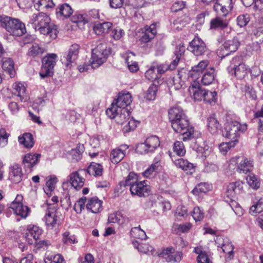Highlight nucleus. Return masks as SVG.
<instances>
[{
  "instance_id": "f257e3e1",
  "label": "nucleus",
  "mask_w": 263,
  "mask_h": 263,
  "mask_svg": "<svg viewBox=\"0 0 263 263\" xmlns=\"http://www.w3.org/2000/svg\"><path fill=\"white\" fill-rule=\"evenodd\" d=\"M168 118L173 129L175 132L182 134L184 141L194 138V128L190 125L187 117L181 108H171L168 110Z\"/></svg>"
},
{
  "instance_id": "f03ea898",
  "label": "nucleus",
  "mask_w": 263,
  "mask_h": 263,
  "mask_svg": "<svg viewBox=\"0 0 263 263\" xmlns=\"http://www.w3.org/2000/svg\"><path fill=\"white\" fill-rule=\"evenodd\" d=\"M121 185L124 186H129L131 194L139 197L147 196L150 192V186L145 181H138L136 174L133 172L128 174L125 180L121 182Z\"/></svg>"
},
{
  "instance_id": "7ed1b4c3",
  "label": "nucleus",
  "mask_w": 263,
  "mask_h": 263,
  "mask_svg": "<svg viewBox=\"0 0 263 263\" xmlns=\"http://www.w3.org/2000/svg\"><path fill=\"white\" fill-rule=\"evenodd\" d=\"M2 26L13 36H22L26 32L25 25L18 20L9 16H0Z\"/></svg>"
},
{
  "instance_id": "20e7f679",
  "label": "nucleus",
  "mask_w": 263,
  "mask_h": 263,
  "mask_svg": "<svg viewBox=\"0 0 263 263\" xmlns=\"http://www.w3.org/2000/svg\"><path fill=\"white\" fill-rule=\"evenodd\" d=\"M110 48H107L105 43H100L92 50L90 64L92 68H96L103 64L110 54Z\"/></svg>"
},
{
  "instance_id": "39448f33",
  "label": "nucleus",
  "mask_w": 263,
  "mask_h": 263,
  "mask_svg": "<svg viewBox=\"0 0 263 263\" xmlns=\"http://www.w3.org/2000/svg\"><path fill=\"white\" fill-rule=\"evenodd\" d=\"M39 21L40 23L35 30L39 31L41 34L49 36L52 40L55 39L57 37L58 28L56 25L50 23L49 16L44 13Z\"/></svg>"
},
{
  "instance_id": "423d86ee",
  "label": "nucleus",
  "mask_w": 263,
  "mask_h": 263,
  "mask_svg": "<svg viewBox=\"0 0 263 263\" xmlns=\"http://www.w3.org/2000/svg\"><path fill=\"white\" fill-rule=\"evenodd\" d=\"M39 21L40 23L35 30L39 31L41 34L49 36L52 40L55 39L57 37L58 28L56 25L50 23L49 16L44 13Z\"/></svg>"
},
{
  "instance_id": "0eeeda50",
  "label": "nucleus",
  "mask_w": 263,
  "mask_h": 263,
  "mask_svg": "<svg viewBox=\"0 0 263 263\" xmlns=\"http://www.w3.org/2000/svg\"><path fill=\"white\" fill-rule=\"evenodd\" d=\"M247 129V125H241L236 121H232L227 123L223 132L224 135L231 141L238 142L240 133Z\"/></svg>"
},
{
  "instance_id": "6e6552de",
  "label": "nucleus",
  "mask_w": 263,
  "mask_h": 263,
  "mask_svg": "<svg viewBox=\"0 0 263 263\" xmlns=\"http://www.w3.org/2000/svg\"><path fill=\"white\" fill-rule=\"evenodd\" d=\"M159 145V138L156 136H152L147 138L144 143L138 144L136 151L140 154H146L154 152Z\"/></svg>"
},
{
  "instance_id": "1a4fd4ad",
  "label": "nucleus",
  "mask_w": 263,
  "mask_h": 263,
  "mask_svg": "<svg viewBox=\"0 0 263 263\" xmlns=\"http://www.w3.org/2000/svg\"><path fill=\"white\" fill-rule=\"evenodd\" d=\"M241 60L242 59L240 57L234 58L228 68L229 73L234 74L236 78L239 79L243 78L248 71V68L246 65L241 63Z\"/></svg>"
},
{
  "instance_id": "9d476101",
  "label": "nucleus",
  "mask_w": 263,
  "mask_h": 263,
  "mask_svg": "<svg viewBox=\"0 0 263 263\" xmlns=\"http://www.w3.org/2000/svg\"><path fill=\"white\" fill-rule=\"evenodd\" d=\"M57 55L55 54H49L42 60V66L40 71L42 78L51 77L53 74V68L57 62Z\"/></svg>"
},
{
  "instance_id": "9b49d317",
  "label": "nucleus",
  "mask_w": 263,
  "mask_h": 263,
  "mask_svg": "<svg viewBox=\"0 0 263 263\" xmlns=\"http://www.w3.org/2000/svg\"><path fill=\"white\" fill-rule=\"evenodd\" d=\"M184 51L185 47L183 45L180 44L179 46L177 47L175 52L176 58L170 65L162 64L155 66L156 70L159 78L161 77L162 74L165 73L167 70H172L176 67L180 59L181 55L184 52Z\"/></svg>"
},
{
  "instance_id": "f8f14e48",
  "label": "nucleus",
  "mask_w": 263,
  "mask_h": 263,
  "mask_svg": "<svg viewBox=\"0 0 263 263\" xmlns=\"http://www.w3.org/2000/svg\"><path fill=\"white\" fill-rule=\"evenodd\" d=\"M106 114L110 118H115L116 122L121 125L128 121L130 115L127 109H117V106L114 105L106 109Z\"/></svg>"
},
{
  "instance_id": "ddd939ff",
  "label": "nucleus",
  "mask_w": 263,
  "mask_h": 263,
  "mask_svg": "<svg viewBox=\"0 0 263 263\" xmlns=\"http://www.w3.org/2000/svg\"><path fill=\"white\" fill-rule=\"evenodd\" d=\"M23 199L21 195H17L11 203L10 208L16 215L20 216L22 218H26L28 216L30 210L27 206L23 204Z\"/></svg>"
},
{
  "instance_id": "4468645a",
  "label": "nucleus",
  "mask_w": 263,
  "mask_h": 263,
  "mask_svg": "<svg viewBox=\"0 0 263 263\" xmlns=\"http://www.w3.org/2000/svg\"><path fill=\"white\" fill-rule=\"evenodd\" d=\"M43 230L39 226L34 224L27 226L24 237L30 245L35 244L40 238Z\"/></svg>"
},
{
  "instance_id": "2eb2a0df",
  "label": "nucleus",
  "mask_w": 263,
  "mask_h": 263,
  "mask_svg": "<svg viewBox=\"0 0 263 263\" xmlns=\"http://www.w3.org/2000/svg\"><path fill=\"white\" fill-rule=\"evenodd\" d=\"M188 50L195 55L199 56L203 54L206 50L204 42L198 37H195L190 42Z\"/></svg>"
},
{
  "instance_id": "dca6fc26",
  "label": "nucleus",
  "mask_w": 263,
  "mask_h": 263,
  "mask_svg": "<svg viewBox=\"0 0 263 263\" xmlns=\"http://www.w3.org/2000/svg\"><path fill=\"white\" fill-rule=\"evenodd\" d=\"M188 90L191 98L194 100L200 101L203 100L205 89L201 87L198 81L193 80Z\"/></svg>"
},
{
  "instance_id": "f3484780",
  "label": "nucleus",
  "mask_w": 263,
  "mask_h": 263,
  "mask_svg": "<svg viewBox=\"0 0 263 263\" xmlns=\"http://www.w3.org/2000/svg\"><path fill=\"white\" fill-rule=\"evenodd\" d=\"M161 255L167 262H179L183 257L181 252H175L173 247H167L163 249Z\"/></svg>"
},
{
  "instance_id": "a211bd4d",
  "label": "nucleus",
  "mask_w": 263,
  "mask_h": 263,
  "mask_svg": "<svg viewBox=\"0 0 263 263\" xmlns=\"http://www.w3.org/2000/svg\"><path fill=\"white\" fill-rule=\"evenodd\" d=\"M80 47L78 44H73L69 48L67 53L61 59L62 63L68 67L78 58Z\"/></svg>"
},
{
  "instance_id": "6ab92c4d",
  "label": "nucleus",
  "mask_w": 263,
  "mask_h": 263,
  "mask_svg": "<svg viewBox=\"0 0 263 263\" xmlns=\"http://www.w3.org/2000/svg\"><path fill=\"white\" fill-rule=\"evenodd\" d=\"M59 212L57 211V206L54 204L48 208L44 217L45 223L48 227L51 229L54 227L58 221Z\"/></svg>"
},
{
  "instance_id": "aec40b11",
  "label": "nucleus",
  "mask_w": 263,
  "mask_h": 263,
  "mask_svg": "<svg viewBox=\"0 0 263 263\" xmlns=\"http://www.w3.org/2000/svg\"><path fill=\"white\" fill-rule=\"evenodd\" d=\"M132 102V97L129 92L119 93L116 99L112 103L111 106H117V109H127L126 107Z\"/></svg>"
},
{
  "instance_id": "412c9836",
  "label": "nucleus",
  "mask_w": 263,
  "mask_h": 263,
  "mask_svg": "<svg viewBox=\"0 0 263 263\" xmlns=\"http://www.w3.org/2000/svg\"><path fill=\"white\" fill-rule=\"evenodd\" d=\"M84 173H86V171L81 170L73 172L69 175L70 183L77 190L81 189L84 186L85 179L82 176Z\"/></svg>"
},
{
  "instance_id": "4be33fe9",
  "label": "nucleus",
  "mask_w": 263,
  "mask_h": 263,
  "mask_svg": "<svg viewBox=\"0 0 263 263\" xmlns=\"http://www.w3.org/2000/svg\"><path fill=\"white\" fill-rule=\"evenodd\" d=\"M243 183L241 181H237L233 182L228 185L226 194L228 197L234 198L236 196L239 195L243 192Z\"/></svg>"
},
{
  "instance_id": "5701e85b",
  "label": "nucleus",
  "mask_w": 263,
  "mask_h": 263,
  "mask_svg": "<svg viewBox=\"0 0 263 263\" xmlns=\"http://www.w3.org/2000/svg\"><path fill=\"white\" fill-rule=\"evenodd\" d=\"M40 154H27L23 159V164L26 171L31 172L32 168L39 162Z\"/></svg>"
},
{
  "instance_id": "b1692460",
  "label": "nucleus",
  "mask_w": 263,
  "mask_h": 263,
  "mask_svg": "<svg viewBox=\"0 0 263 263\" xmlns=\"http://www.w3.org/2000/svg\"><path fill=\"white\" fill-rule=\"evenodd\" d=\"M22 168L18 164H13L9 168V179L15 183H18L22 180Z\"/></svg>"
},
{
  "instance_id": "393cba45",
  "label": "nucleus",
  "mask_w": 263,
  "mask_h": 263,
  "mask_svg": "<svg viewBox=\"0 0 263 263\" xmlns=\"http://www.w3.org/2000/svg\"><path fill=\"white\" fill-rule=\"evenodd\" d=\"M209 62L208 60H202L197 65L192 67V69L189 72V76L193 79V80H196L199 78V76L202 73L203 70L208 66Z\"/></svg>"
},
{
  "instance_id": "a878e982",
  "label": "nucleus",
  "mask_w": 263,
  "mask_h": 263,
  "mask_svg": "<svg viewBox=\"0 0 263 263\" xmlns=\"http://www.w3.org/2000/svg\"><path fill=\"white\" fill-rule=\"evenodd\" d=\"M86 208L92 213H98L102 209V201L97 197L90 198L86 204Z\"/></svg>"
},
{
  "instance_id": "bb28decb",
  "label": "nucleus",
  "mask_w": 263,
  "mask_h": 263,
  "mask_svg": "<svg viewBox=\"0 0 263 263\" xmlns=\"http://www.w3.org/2000/svg\"><path fill=\"white\" fill-rule=\"evenodd\" d=\"M73 10L69 5L63 4L59 6L56 9V15L58 17L64 19L69 17L72 13Z\"/></svg>"
},
{
  "instance_id": "cd10ccee",
  "label": "nucleus",
  "mask_w": 263,
  "mask_h": 263,
  "mask_svg": "<svg viewBox=\"0 0 263 263\" xmlns=\"http://www.w3.org/2000/svg\"><path fill=\"white\" fill-rule=\"evenodd\" d=\"M121 147L125 148V149L128 148L126 145H124L121 146L120 148L113 149L110 155V159L112 163L117 164L124 158L125 152L124 150Z\"/></svg>"
},
{
  "instance_id": "c85d7f7f",
  "label": "nucleus",
  "mask_w": 263,
  "mask_h": 263,
  "mask_svg": "<svg viewBox=\"0 0 263 263\" xmlns=\"http://www.w3.org/2000/svg\"><path fill=\"white\" fill-rule=\"evenodd\" d=\"M223 17L217 16L211 20L210 28L211 29H224L228 27L229 21L227 19H223Z\"/></svg>"
},
{
  "instance_id": "c756f323",
  "label": "nucleus",
  "mask_w": 263,
  "mask_h": 263,
  "mask_svg": "<svg viewBox=\"0 0 263 263\" xmlns=\"http://www.w3.org/2000/svg\"><path fill=\"white\" fill-rule=\"evenodd\" d=\"M239 45L238 40L236 38L224 42L223 44V50L226 51L225 54L228 55L231 52H235Z\"/></svg>"
},
{
  "instance_id": "7c9ffc66",
  "label": "nucleus",
  "mask_w": 263,
  "mask_h": 263,
  "mask_svg": "<svg viewBox=\"0 0 263 263\" xmlns=\"http://www.w3.org/2000/svg\"><path fill=\"white\" fill-rule=\"evenodd\" d=\"M175 165L178 168H181L187 173L192 174L194 171V165L193 163L189 162L187 160L182 158H179L174 161Z\"/></svg>"
},
{
  "instance_id": "2f4dec72",
  "label": "nucleus",
  "mask_w": 263,
  "mask_h": 263,
  "mask_svg": "<svg viewBox=\"0 0 263 263\" xmlns=\"http://www.w3.org/2000/svg\"><path fill=\"white\" fill-rule=\"evenodd\" d=\"M252 162L247 158H241L238 165L237 171L239 173L246 174L251 171L253 169Z\"/></svg>"
},
{
  "instance_id": "473e14b6",
  "label": "nucleus",
  "mask_w": 263,
  "mask_h": 263,
  "mask_svg": "<svg viewBox=\"0 0 263 263\" xmlns=\"http://www.w3.org/2000/svg\"><path fill=\"white\" fill-rule=\"evenodd\" d=\"M112 25V23L109 22H105L102 23H98L95 25L93 31L96 34L102 35L107 33Z\"/></svg>"
},
{
  "instance_id": "72a5a7b5",
  "label": "nucleus",
  "mask_w": 263,
  "mask_h": 263,
  "mask_svg": "<svg viewBox=\"0 0 263 263\" xmlns=\"http://www.w3.org/2000/svg\"><path fill=\"white\" fill-rule=\"evenodd\" d=\"M215 78V70L213 68L207 69L201 79L204 85H209L213 83Z\"/></svg>"
},
{
  "instance_id": "f704fd0d",
  "label": "nucleus",
  "mask_w": 263,
  "mask_h": 263,
  "mask_svg": "<svg viewBox=\"0 0 263 263\" xmlns=\"http://www.w3.org/2000/svg\"><path fill=\"white\" fill-rule=\"evenodd\" d=\"M132 243L134 247L137 249L139 252L145 254L151 252L152 254L154 253V249L153 247L148 244L143 243L138 240H133Z\"/></svg>"
},
{
  "instance_id": "c9c22d12",
  "label": "nucleus",
  "mask_w": 263,
  "mask_h": 263,
  "mask_svg": "<svg viewBox=\"0 0 263 263\" xmlns=\"http://www.w3.org/2000/svg\"><path fill=\"white\" fill-rule=\"evenodd\" d=\"M18 142L26 148H31L34 145L32 135L28 133H24L18 137Z\"/></svg>"
},
{
  "instance_id": "e433bc0d",
  "label": "nucleus",
  "mask_w": 263,
  "mask_h": 263,
  "mask_svg": "<svg viewBox=\"0 0 263 263\" xmlns=\"http://www.w3.org/2000/svg\"><path fill=\"white\" fill-rule=\"evenodd\" d=\"M208 127L209 131L212 134H216L220 128V124L215 116L213 115L208 118Z\"/></svg>"
},
{
  "instance_id": "4c0bfd02",
  "label": "nucleus",
  "mask_w": 263,
  "mask_h": 263,
  "mask_svg": "<svg viewBox=\"0 0 263 263\" xmlns=\"http://www.w3.org/2000/svg\"><path fill=\"white\" fill-rule=\"evenodd\" d=\"M2 67L3 69L7 71L11 78L15 76L14 62L11 58H5L3 59Z\"/></svg>"
},
{
  "instance_id": "58836bf2",
  "label": "nucleus",
  "mask_w": 263,
  "mask_h": 263,
  "mask_svg": "<svg viewBox=\"0 0 263 263\" xmlns=\"http://www.w3.org/2000/svg\"><path fill=\"white\" fill-rule=\"evenodd\" d=\"M102 166L99 163L92 162L88 167L86 172L95 176H101L102 174Z\"/></svg>"
},
{
  "instance_id": "ea45409f",
  "label": "nucleus",
  "mask_w": 263,
  "mask_h": 263,
  "mask_svg": "<svg viewBox=\"0 0 263 263\" xmlns=\"http://www.w3.org/2000/svg\"><path fill=\"white\" fill-rule=\"evenodd\" d=\"M44 52V48L39 44L34 43L29 48L28 55L32 57H37L41 56Z\"/></svg>"
},
{
  "instance_id": "a19ab883",
  "label": "nucleus",
  "mask_w": 263,
  "mask_h": 263,
  "mask_svg": "<svg viewBox=\"0 0 263 263\" xmlns=\"http://www.w3.org/2000/svg\"><path fill=\"white\" fill-rule=\"evenodd\" d=\"M223 252L228 254L227 258L232 259L234 257V246L228 238H226V242L221 248Z\"/></svg>"
},
{
  "instance_id": "79ce46f5",
  "label": "nucleus",
  "mask_w": 263,
  "mask_h": 263,
  "mask_svg": "<svg viewBox=\"0 0 263 263\" xmlns=\"http://www.w3.org/2000/svg\"><path fill=\"white\" fill-rule=\"evenodd\" d=\"M186 79L185 72L182 71H179L177 78H174L173 80V84L176 89H180L184 84Z\"/></svg>"
},
{
  "instance_id": "37998d69",
  "label": "nucleus",
  "mask_w": 263,
  "mask_h": 263,
  "mask_svg": "<svg viewBox=\"0 0 263 263\" xmlns=\"http://www.w3.org/2000/svg\"><path fill=\"white\" fill-rule=\"evenodd\" d=\"M134 57V54L132 52H130L127 54L125 58L126 63L127 64L128 69L133 72H136L139 69L138 64L136 61L134 60L129 61V59Z\"/></svg>"
},
{
  "instance_id": "c03bdc74",
  "label": "nucleus",
  "mask_w": 263,
  "mask_h": 263,
  "mask_svg": "<svg viewBox=\"0 0 263 263\" xmlns=\"http://www.w3.org/2000/svg\"><path fill=\"white\" fill-rule=\"evenodd\" d=\"M13 88L14 90L13 93L19 97L21 101H23L25 97L26 88L24 86L20 83H15L13 84Z\"/></svg>"
},
{
  "instance_id": "a18cd8bd",
  "label": "nucleus",
  "mask_w": 263,
  "mask_h": 263,
  "mask_svg": "<svg viewBox=\"0 0 263 263\" xmlns=\"http://www.w3.org/2000/svg\"><path fill=\"white\" fill-rule=\"evenodd\" d=\"M210 190V185L206 183H200L197 185L193 190L192 193L195 195H199L201 193H205Z\"/></svg>"
},
{
  "instance_id": "49530a36",
  "label": "nucleus",
  "mask_w": 263,
  "mask_h": 263,
  "mask_svg": "<svg viewBox=\"0 0 263 263\" xmlns=\"http://www.w3.org/2000/svg\"><path fill=\"white\" fill-rule=\"evenodd\" d=\"M123 214L120 212H117L110 214L108 220L110 223L121 224L123 222Z\"/></svg>"
},
{
  "instance_id": "de8ad7c7",
  "label": "nucleus",
  "mask_w": 263,
  "mask_h": 263,
  "mask_svg": "<svg viewBox=\"0 0 263 263\" xmlns=\"http://www.w3.org/2000/svg\"><path fill=\"white\" fill-rule=\"evenodd\" d=\"M213 9L217 13V16L225 17L228 13L229 11L225 6L217 2L215 3Z\"/></svg>"
},
{
  "instance_id": "09e8293b",
  "label": "nucleus",
  "mask_w": 263,
  "mask_h": 263,
  "mask_svg": "<svg viewBox=\"0 0 263 263\" xmlns=\"http://www.w3.org/2000/svg\"><path fill=\"white\" fill-rule=\"evenodd\" d=\"M145 76L150 81H155L160 78L156 72L155 66H152L145 73Z\"/></svg>"
},
{
  "instance_id": "8fccbe9b",
  "label": "nucleus",
  "mask_w": 263,
  "mask_h": 263,
  "mask_svg": "<svg viewBox=\"0 0 263 263\" xmlns=\"http://www.w3.org/2000/svg\"><path fill=\"white\" fill-rule=\"evenodd\" d=\"M242 91L245 92V96L247 97L252 100H256L257 99L256 91L251 85L249 84L245 85L242 88Z\"/></svg>"
},
{
  "instance_id": "3c124183",
  "label": "nucleus",
  "mask_w": 263,
  "mask_h": 263,
  "mask_svg": "<svg viewBox=\"0 0 263 263\" xmlns=\"http://www.w3.org/2000/svg\"><path fill=\"white\" fill-rule=\"evenodd\" d=\"M263 211V198H260L258 201L250 208V213L252 215L260 213Z\"/></svg>"
},
{
  "instance_id": "603ef678",
  "label": "nucleus",
  "mask_w": 263,
  "mask_h": 263,
  "mask_svg": "<svg viewBox=\"0 0 263 263\" xmlns=\"http://www.w3.org/2000/svg\"><path fill=\"white\" fill-rule=\"evenodd\" d=\"M158 91V86L155 84H152L147 90L145 98L148 100H154L156 98Z\"/></svg>"
},
{
  "instance_id": "864d4df0",
  "label": "nucleus",
  "mask_w": 263,
  "mask_h": 263,
  "mask_svg": "<svg viewBox=\"0 0 263 263\" xmlns=\"http://www.w3.org/2000/svg\"><path fill=\"white\" fill-rule=\"evenodd\" d=\"M246 180L248 184L253 189H257L260 186V182L257 177L253 174L249 175Z\"/></svg>"
},
{
  "instance_id": "5fc2aeb1",
  "label": "nucleus",
  "mask_w": 263,
  "mask_h": 263,
  "mask_svg": "<svg viewBox=\"0 0 263 263\" xmlns=\"http://www.w3.org/2000/svg\"><path fill=\"white\" fill-rule=\"evenodd\" d=\"M159 166V164L158 162L151 164L143 173V175L144 177L150 178L153 177L155 174V172Z\"/></svg>"
},
{
  "instance_id": "6e6d98bb",
  "label": "nucleus",
  "mask_w": 263,
  "mask_h": 263,
  "mask_svg": "<svg viewBox=\"0 0 263 263\" xmlns=\"http://www.w3.org/2000/svg\"><path fill=\"white\" fill-rule=\"evenodd\" d=\"M216 96L217 92L215 91H211L205 90V93L204 94L202 100L205 103L215 102L216 100Z\"/></svg>"
},
{
  "instance_id": "4d7b16f0",
  "label": "nucleus",
  "mask_w": 263,
  "mask_h": 263,
  "mask_svg": "<svg viewBox=\"0 0 263 263\" xmlns=\"http://www.w3.org/2000/svg\"><path fill=\"white\" fill-rule=\"evenodd\" d=\"M130 234L133 237L141 240L145 239L147 237L145 232L143 230L138 228H132Z\"/></svg>"
},
{
  "instance_id": "13d9d810",
  "label": "nucleus",
  "mask_w": 263,
  "mask_h": 263,
  "mask_svg": "<svg viewBox=\"0 0 263 263\" xmlns=\"http://www.w3.org/2000/svg\"><path fill=\"white\" fill-rule=\"evenodd\" d=\"M71 20L73 23H83V24L88 22L85 14H82L78 13H76L73 15L72 16Z\"/></svg>"
},
{
  "instance_id": "bf43d9fd",
  "label": "nucleus",
  "mask_w": 263,
  "mask_h": 263,
  "mask_svg": "<svg viewBox=\"0 0 263 263\" xmlns=\"http://www.w3.org/2000/svg\"><path fill=\"white\" fill-rule=\"evenodd\" d=\"M173 150L180 156H183L185 153L183 143L181 141H176L174 143Z\"/></svg>"
},
{
  "instance_id": "052dcab7",
  "label": "nucleus",
  "mask_w": 263,
  "mask_h": 263,
  "mask_svg": "<svg viewBox=\"0 0 263 263\" xmlns=\"http://www.w3.org/2000/svg\"><path fill=\"white\" fill-rule=\"evenodd\" d=\"M44 13L40 12L38 13H34L30 17L29 23L31 24L35 30L36 29L37 26L40 23V19H41L42 17V14Z\"/></svg>"
},
{
  "instance_id": "680f3d73",
  "label": "nucleus",
  "mask_w": 263,
  "mask_h": 263,
  "mask_svg": "<svg viewBox=\"0 0 263 263\" xmlns=\"http://www.w3.org/2000/svg\"><path fill=\"white\" fill-rule=\"evenodd\" d=\"M86 197H82L75 203L73 209L77 213H81L85 206Z\"/></svg>"
},
{
  "instance_id": "e2e57ef3",
  "label": "nucleus",
  "mask_w": 263,
  "mask_h": 263,
  "mask_svg": "<svg viewBox=\"0 0 263 263\" xmlns=\"http://www.w3.org/2000/svg\"><path fill=\"white\" fill-rule=\"evenodd\" d=\"M236 143L234 141H230L228 142L222 143L219 145V150L222 154L225 155L230 148L234 147Z\"/></svg>"
},
{
  "instance_id": "0e129e2a",
  "label": "nucleus",
  "mask_w": 263,
  "mask_h": 263,
  "mask_svg": "<svg viewBox=\"0 0 263 263\" xmlns=\"http://www.w3.org/2000/svg\"><path fill=\"white\" fill-rule=\"evenodd\" d=\"M143 32H145L147 34L151 35V37L154 38L157 32L156 29V24H152L150 26L146 25L143 28Z\"/></svg>"
},
{
  "instance_id": "69168bd1",
  "label": "nucleus",
  "mask_w": 263,
  "mask_h": 263,
  "mask_svg": "<svg viewBox=\"0 0 263 263\" xmlns=\"http://www.w3.org/2000/svg\"><path fill=\"white\" fill-rule=\"evenodd\" d=\"M9 134L6 132L5 128H1L0 129V146L4 147L8 143V138Z\"/></svg>"
},
{
  "instance_id": "338daca9",
  "label": "nucleus",
  "mask_w": 263,
  "mask_h": 263,
  "mask_svg": "<svg viewBox=\"0 0 263 263\" xmlns=\"http://www.w3.org/2000/svg\"><path fill=\"white\" fill-rule=\"evenodd\" d=\"M253 35L257 43H262L263 42V27L256 28L253 31Z\"/></svg>"
},
{
  "instance_id": "774afa93",
  "label": "nucleus",
  "mask_w": 263,
  "mask_h": 263,
  "mask_svg": "<svg viewBox=\"0 0 263 263\" xmlns=\"http://www.w3.org/2000/svg\"><path fill=\"white\" fill-rule=\"evenodd\" d=\"M192 216L196 221H200L204 217V213L199 207H195L192 211Z\"/></svg>"
}]
</instances>
